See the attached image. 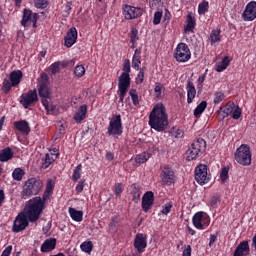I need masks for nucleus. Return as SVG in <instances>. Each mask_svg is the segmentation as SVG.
Here are the masks:
<instances>
[{"label":"nucleus","mask_w":256,"mask_h":256,"mask_svg":"<svg viewBox=\"0 0 256 256\" xmlns=\"http://www.w3.org/2000/svg\"><path fill=\"white\" fill-rule=\"evenodd\" d=\"M172 208H173V204L171 203L164 204V206L162 207L161 213L164 215H169V213H171Z\"/></svg>","instance_id":"6e6d98bb"},{"label":"nucleus","mask_w":256,"mask_h":256,"mask_svg":"<svg viewBox=\"0 0 256 256\" xmlns=\"http://www.w3.org/2000/svg\"><path fill=\"white\" fill-rule=\"evenodd\" d=\"M169 134L171 135V137L175 139H182L184 137V131L177 127L171 128V130L169 131Z\"/></svg>","instance_id":"ea45409f"},{"label":"nucleus","mask_w":256,"mask_h":256,"mask_svg":"<svg viewBox=\"0 0 256 256\" xmlns=\"http://www.w3.org/2000/svg\"><path fill=\"white\" fill-rule=\"evenodd\" d=\"M57 244V239L55 238H48L44 240L42 245L40 246L41 253H50L55 250V246Z\"/></svg>","instance_id":"a878e982"},{"label":"nucleus","mask_w":256,"mask_h":256,"mask_svg":"<svg viewBox=\"0 0 256 256\" xmlns=\"http://www.w3.org/2000/svg\"><path fill=\"white\" fill-rule=\"evenodd\" d=\"M14 128L18 130V132L24 134V135H29L31 132V128L29 127V122L26 120H19L14 122Z\"/></svg>","instance_id":"c756f323"},{"label":"nucleus","mask_w":256,"mask_h":256,"mask_svg":"<svg viewBox=\"0 0 256 256\" xmlns=\"http://www.w3.org/2000/svg\"><path fill=\"white\" fill-rule=\"evenodd\" d=\"M38 23V13L31 12L30 9L25 8L22 10V19L20 20V25L25 28L33 27L37 28Z\"/></svg>","instance_id":"9d476101"},{"label":"nucleus","mask_w":256,"mask_h":256,"mask_svg":"<svg viewBox=\"0 0 256 256\" xmlns=\"http://www.w3.org/2000/svg\"><path fill=\"white\" fill-rule=\"evenodd\" d=\"M11 250H13V247L11 245L5 247V250H3V253L1 254V256H10Z\"/></svg>","instance_id":"0e129e2a"},{"label":"nucleus","mask_w":256,"mask_h":256,"mask_svg":"<svg viewBox=\"0 0 256 256\" xmlns=\"http://www.w3.org/2000/svg\"><path fill=\"white\" fill-rule=\"evenodd\" d=\"M209 6H208V2L204 1L199 3V6L197 8V13L199 15H206V13L208 12Z\"/></svg>","instance_id":"c03bdc74"},{"label":"nucleus","mask_w":256,"mask_h":256,"mask_svg":"<svg viewBox=\"0 0 256 256\" xmlns=\"http://www.w3.org/2000/svg\"><path fill=\"white\" fill-rule=\"evenodd\" d=\"M75 191H77V193H81L83 191V182H79L77 184V187H75Z\"/></svg>","instance_id":"774afa93"},{"label":"nucleus","mask_w":256,"mask_h":256,"mask_svg":"<svg viewBox=\"0 0 256 256\" xmlns=\"http://www.w3.org/2000/svg\"><path fill=\"white\" fill-rule=\"evenodd\" d=\"M68 215L70 216V219H73V221L77 223L83 220V212L76 210L75 208H68Z\"/></svg>","instance_id":"f704fd0d"},{"label":"nucleus","mask_w":256,"mask_h":256,"mask_svg":"<svg viewBox=\"0 0 256 256\" xmlns=\"http://www.w3.org/2000/svg\"><path fill=\"white\" fill-rule=\"evenodd\" d=\"M160 21H163L162 12L154 13L153 14V25H160Z\"/></svg>","instance_id":"864d4df0"},{"label":"nucleus","mask_w":256,"mask_h":256,"mask_svg":"<svg viewBox=\"0 0 256 256\" xmlns=\"http://www.w3.org/2000/svg\"><path fill=\"white\" fill-rule=\"evenodd\" d=\"M38 94H35V89L29 90V92L20 95V105L22 108L29 109L33 103L38 102Z\"/></svg>","instance_id":"f3484780"},{"label":"nucleus","mask_w":256,"mask_h":256,"mask_svg":"<svg viewBox=\"0 0 256 256\" xmlns=\"http://www.w3.org/2000/svg\"><path fill=\"white\" fill-rule=\"evenodd\" d=\"M256 19V1H251L245 6V11L243 12L244 21H254Z\"/></svg>","instance_id":"6ab92c4d"},{"label":"nucleus","mask_w":256,"mask_h":256,"mask_svg":"<svg viewBox=\"0 0 256 256\" xmlns=\"http://www.w3.org/2000/svg\"><path fill=\"white\" fill-rule=\"evenodd\" d=\"M50 0H33V7L36 9H46L49 6Z\"/></svg>","instance_id":"79ce46f5"},{"label":"nucleus","mask_w":256,"mask_h":256,"mask_svg":"<svg viewBox=\"0 0 256 256\" xmlns=\"http://www.w3.org/2000/svg\"><path fill=\"white\" fill-rule=\"evenodd\" d=\"M74 74L75 77L81 78L86 74V68H83V65H77L75 66Z\"/></svg>","instance_id":"49530a36"},{"label":"nucleus","mask_w":256,"mask_h":256,"mask_svg":"<svg viewBox=\"0 0 256 256\" xmlns=\"http://www.w3.org/2000/svg\"><path fill=\"white\" fill-rule=\"evenodd\" d=\"M234 160L238 165L249 166L251 164V151L247 144H242L234 153Z\"/></svg>","instance_id":"6e6552de"},{"label":"nucleus","mask_w":256,"mask_h":256,"mask_svg":"<svg viewBox=\"0 0 256 256\" xmlns=\"http://www.w3.org/2000/svg\"><path fill=\"white\" fill-rule=\"evenodd\" d=\"M75 43H77V28L70 27L66 33V36L64 37V46L66 48H70L73 47Z\"/></svg>","instance_id":"412c9836"},{"label":"nucleus","mask_w":256,"mask_h":256,"mask_svg":"<svg viewBox=\"0 0 256 256\" xmlns=\"http://www.w3.org/2000/svg\"><path fill=\"white\" fill-rule=\"evenodd\" d=\"M197 22L195 15L192 12H188L186 15V26H184V33H194Z\"/></svg>","instance_id":"b1692460"},{"label":"nucleus","mask_w":256,"mask_h":256,"mask_svg":"<svg viewBox=\"0 0 256 256\" xmlns=\"http://www.w3.org/2000/svg\"><path fill=\"white\" fill-rule=\"evenodd\" d=\"M197 95V90L195 89V84L193 82L188 81L186 83V103H193L195 96Z\"/></svg>","instance_id":"bb28decb"},{"label":"nucleus","mask_w":256,"mask_h":256,"mask_svg":"<svg viewBox=\"0 0 256 256\" xmlns=\"http://www.w3.org/2000/svg\"><path fill=\"white\" fill-rule=\"evenodd\" d=\"M55 187V183L52 179L46 180V188L44 189V193L42 197H34L27 202V211L24 214L25 217L29 218L31 223H35L40 219V214H42V210L44 209V203L51 198L53 195V188Z\"/></svg>","instance_id":"f257e3e1"},{"label":"nucleus","mask_w":256,"mask_h":256,"mask_svg":"<svg viewBox=\"0 0 256 256\" xmlns=\"http://www.w3.org/2000/svg\"><path fill=\"white\" fill-rule=\"evenodd\" d=\"M79 178H81V164L77 165V167H75V169L73 170V181L77 182Z\"/></svg>","instance_id":"8fccbe9b"},{"label":"nucleus","mask_w":256,"mask_h":256,"mask_svg":"<svg viewBox=\"0 0 256 256\" xmlns=\"http://www.w3.org/2000/svg\"><path fill=\"white\" fill-rule=\"evenodd\" d=\"M204 81H206V74H201L197 79V83H198L197 89L201 90V87H203V85L201 84H203Z\"/></svg>","instance_id":"052dcab7"},{"label":"nucleus","mask_w":256,"mask_h":256,"mask_svg":"<svg viewBox=\"0 0 256 256\" xmlns=\"http://www.w3.org/2000/svg\"><path fill=\"white\" fill-rule=\"evenodd\" d=\"M223 100H225V94H223V92L219 91V92H214V98L212 100V103L214 105H219L221 104V102H223Z\"/></svg>","instance_id":"37998d69"},{"label":"nucleus","mask_w":256,"mask_h":256,"mask_svg":"<svg viewBox=\"0 0 256 256\" xmlns=\"http://www.w3.org/2000/svg\"><path fill=\"white\" fill-rule=\"evenodd\" d=\"M42 180L31 177L25 181V185L22 186V192L20 194L22 200H27L32 196H37L42 191Z\"/></svg>","instance_id":"20e7f679"},{"label":"nucleus","mask_w":256,"mask_h":256,"mask_svg":"<svg viewBox=\"0 0 256 256\" xmlns=\"http://www.w3.org/2000/svg\"><path fill=\"white\" fill-rule=\"evenodd\" d=\"M14 158V152L11 151V148L7 147L0 152V162L5 163Z\"/></svg>","instance_id":"72a5a7b5"},{"label":"nucleus","mask_w":256,"mask_h":256,"mask_svg":"<svg viewBox=\"0 0 256 256\" xmlns=\"http://www.w3.org/2000/svg\"><path fill=\"white\" fill-rule=\"evenodd\" d=\"M149 127L156 132H164L169 128V114L162 103L153 106L149 113Z\"/></svg>","instance_id":"f03ea898"},{"label":"nucleus","mask_w":256,"mask_h":256,"mask_svg":"<svg viewBox=\"0 0 256 256\" xmlns=\"http://www.w3.org/2000/svg\"><path fill=\"white\" fill-rule=\"evenodd\" d=\"M149 158H151V154L147 152H142L136 155V163L138 165H142L143 163H146L149 160Z\"/></svg>","instance_id":"58836bf2"},{"label":"nucleus","mask_w":256,"mask_h":256,"mask_svg":"<svg viewBox=\"0 0 256 256\" xmlns=\"http://www.w3.org/2000/svg\"><path fill=\"white\" fill-rule=\"evenodd\" d=\"M134 69V67H131L129 64V60L125 59L123 61V72L121 73V76H118V85H130L131 84V78H129V73L131 72V69Z\"/></svg>","instance_id":"a211bd4d"},{"label":"nucleus","mask_w":256,"mask_h":256,"mask_svg":"<svg viewBox=\"0 0 256 256\" xmlns=\"http://www.w3.org/2000/svg\"><path fill=\"white\" fill-rule=\"evenodd\" d=\"M87 113H88V106L81 105L77 109V112H75V115H73V120H75V123L80 124L83 120L86 119Z\"/></svg>","instance_id":"cd10ccee"},{"label":"nucleus","mask_w":256,"mask_h":256,"mask_svg":"<svg viewBox=\"0 0 256 256\" xmlns=\"http://www.w3.org/2000/svg\"><path fill=\"white\" fill-rule=\"evenodd\" d=\"M134 248L140 254L145 253V249L147 248V238L144 234H136V237L134 238Z\"/></svg>","instance_id":"aec40b11"},{"label":"nucleus","mask_w":256,"mask_h":256,"mask_svg":"<svg viewBox=\"0 0 256 256\" xmlns=\"http://www.w3.org/2000/svg\"><path fill=\"white\" fill-rule=\"evenodd\" d=\"M130 84H118V103L123 104L127 93L129 97H132V104L134 107H139L140 102L138 100V92L136 89H129Z\"/></svg>","instance_id":"0eeeda50"},{"label":"nucleus","mask_w":256,"mask_h":256,"mask_svg":"<svg viewBox=\"0 0 256 256\" xmlns=\"http://www.w3.org/2000/svg\"><path fill=\"white\" fill-rule=\"evenodd\" d=\"M206 151V140L197 138L186 150V161L196 160L203 152Z\"/></svg>","instance_id":"39448f33"},{"label":"nucleus","mask_w":256,"mask_h":256,"mask_svg":"<svg viewBox=\"0 0 256 256\" xmlns=\"http://www.w3.org/2000/svg\"><path fill=\"white\" fill-rule=\"evenodd\" d=\"M129 194L132 195V202L138 203L140 201V195L142 194L140 185H138V183L132 184V186L129 187Z\"/></svg>","instance_id":"2f4dec72"},{"label":"nucleus","mask_w":256,"mask_h":256,"mask_svg":"<svg viewBox=\"0 0 256 256\" xmlns=\"http://www.w3.org/2000/svg\"><path fill=\"white\" fill-rule=\"evenodd\" d=\"M218 234H210V241L208 243V247L214 246V243L217 242Z\"/></svg>","instance_id":"e2e57ef3"},{"label":"nucleus","mask_w":256,"mask_h":256,"mask_svg":"<svg viewBox=\"0 0 256 256\" xmlns=\"http://www.w3.org/2000/svg\"><path fill=\"white\" fill-rule=\"evenodd\" d=\"M191 248L190 245H186L184 247V251L182 252V256H190Z\"/></svg>","instance_id":"69168bd1"},{"label":"nucleus","mask_w":256,"mask_h":256,"mask_svg":"<svg viewBox=\"0 0 256 256\" xmlns=\"http://www.w3.org/2000/svg\"><path fill=\"white\" fill-rule=\"evenodd\" d=\"M153 201H154V196L153 192L147 191L144 195H142V212H149L151 210V207H153Z\"/></svg>","instance_id":"4be33fe9"},{"label":"nucleus","mask_w":256,"mask_h":256,"mask_svg":"<svg viewBox=\"0 0 256 256\" xmlns=\"http://www.w3.org/2000/svg\"><path fill=\"white\" fill-rule=\"evenodd\" d=\"M249 255V243L247 241H243L238 246H236V249H234L233 256H248Z\"/></svg>","instance_id":"c85d7f7f"},{"label":"nucleus","mask_w":256,"mask_h":256,"mask_svg":"<svg viewBox=\"0 0 256 256\" xmlns=\"http://www.w3.org/2000/svg\"><path fill=\"white\" fill-rule=\"evenodd\" d=\"M170 21H171V13L169 12V10H166V12H164L162 23H164V26H166V25H169Z\"/></svg>","instance_id":"4d7b16f0"},{"label":"nucleus","mask_w":256,"mask_h":256,"mask_svg":"<svg viewBox=\"0 0 256 256\" xmlns=\"http://www.w3.org/2000/svg\"><path fill=\"white\" fill-rule=\"evenodd\" d=\"M142 16V8L123 4V17L127 21L136 20Z\"/></svg>","instance_id":"2eb2a0df"},{"label":"nucleus","mask_w":256,"mask_h":256,"mask_svg":"<svg viewBox=\"0 0 256 256\" xmlns=\"http://www.w3.org/2000/svg\"><path fill=\"white\" fill-rule=\"evenodd\" d=\"M79 248L81 249V252L91 253L92 252V242L91 241L83 242V243H81Z\"/></svg>","instance_id":"a18cd8bd"},{"label":"nucleus","mask_w":256,"mask_h":256,"mask_svg":"<svg viewBox=\"0 0 256 256\" xmlns=\"http://www.w3.org/2000/svg\"><path fill=\"white\" fill-rule=\"evenodd\" d=\"M36 95L40 97L42 106L46 111V115L55 114V106L51 104V89L49 88V75H47L44 72L40 74L38 90H36Z\"/></svg>","instance_id":"7ed1b4c3"},{"label":"nucleus","mask_w":256,"mask_h":256,"mask_svg":"<svg viewBox=\"0 0 256 256\" xmlns=\"http://www.w3.org/2000/svg\"><path fill=\"white\" fill-rule=\"evenodd\" d=\"M230 62V56L223 57L221 62L217 63L216 68H214V71H217L219 73L225 71V69H227V67L230 66Z\"/></svg>","instance_id":"c9c22d12"},{"label":"nucleus","mask_w":256,"mask_h":256,"mask_svg":"<svg viewBox=\"0 0 256 256\" xmlns=\"http://www.w3.org/2000/svg\"><path fill=\"white\" fill-rule=\"evenodd\" d=\"M122 193H123V184H121V183H116V184L114 185V195H115L116 197H119V196H121Z\"/></svg>","instance_id":"603ef678"},{"label":"nucleus","mask_w":256,"mask_h":256,"mask_svg":"<svg viewBox=\"0 0 256 256\" xmlns=\"http://www.w3.org/2000/svg\"><path fill=\"white\" fill-rule=\"evenodd\" d=\"M119 222V218L118 216H112V219L110 220V230H114V228H116V225H118Z\"/></svg>","instance_id":"13d9d810"},{"label":"nucleus","mask_w":256,"mask_h":256,"mask_svg":"<svg viewBox=\"0 0 256 256\" xmlns=\"http://www.w3.org/2000/svg\"><path fill=\"white\" fill-rule=\"evenodd\" d=\"M25 176V170H22L21 168H16L12 172V178L14 181H22V177Z\"/></svg>","instance_id":"a19ab883"},{"label":"nucleus","mask_w":256,"mask_h":256,"mask_svg":"<svg viewBox=\"0 0 256 256\" xmlns=\"http://www.w3.org/2000/svg\"><path fill=\"white\" fill-rule=\"evenodd\" d=\"M140 50L136 49L134 51V56L132 57V64H129L130 66H132V68H134V70L138 71V70H145V67L140 68Z\"/></svg>","instance_id":"473e14b6"},{"label":"nucleus","mask_w":256,"mask_h":256,"mask_svg":"<svg viewBox=\"0 0 256 256\" xmlns=\"http://www.w3.org/2000/svg\"><path fill=\"white\" fill-rule=\"evenodd\" d=\"M231 114H232V119L238 120L239 118H241V115H242L241 108L236 107V110H234V112L230 113V115Z\"/></svg>","instance_id":"bf43d9fd"},{"label":"nucleus","mask_w":256,"mask_h":256,"mask_svg":"<svg viewBox=\"0 0 256 256\" xmlns=\"http://www.w3.org/2000/svg\"><path fill=\"white\" fill-rule=\"evenodd\" d=\"M208 42L210 46H218L221 43V30L220 29H213L210 32V36H208Z\"/></svg>","instance_id":"7c9ffc66"},{"label":"nucleus","mask_w":256,"mask_h":256,"mask_svg":"<svg viewBox=\"0 0 256 256\" xmlns=\"http://www.w3.org/2000/svg\"><path fill=\"white\" fill-rule=\"evenodd\" d=\"M162 91H164V87L160 83H156V88H153V93H156V98H160L162 96Z\"/></svg>","instance_id":"3c124183"},{"label":"nucleus","mask_w":256,"mask_h":256,"mask_svg":"<svg viewBox=\"0 0 256 256\" xmlns=\"http://www.w3.org/2000/svg\"><path fill=\"white\" fill-rule=\"evenodd\" d=\"M161 184L163 187H171L175 184V172L169 166H164L160 173Z\"/></svg>","instance_id":"4468645a"},{"label":"nucleus","mask_w":256,"mask_h":256,"mask_svg":"<svg viewBox=\"0 0 256 256\" xmlns=\"http://www.w3.org/2000/svg\"><path fill=\"white\" fill-rule=\"evenodd\" d=\"M193 226L199 231L206 230L210 226V216L202 211L195 213L193 215Z\"/></svg>","instance_id":"9b49d317"},{"label":"nucleus","mask_w":256,"mask_h":256,"mask_svg":"<svg viewBox=\"0 0 256 256\" xmlns=\"http://www.w3.org/2000/svg\"><path fill=\"white\" fill-rule=\"evenodd\" d=\"M190 49L186 43L177 44L173 52V58L177 63H186L190 60Z\"/></svg>","instance_id":"1a4fd4ad"},{"label":"nucleus","mask_w":256,"mask_h":256,"mask_svg":"<svg viewBox=\"0 0 256 256\" xmlns=\"http://www.w3.org/2000/svg\"><path fill=\"white\" fill-rule=\"evenodd\" d=\"M236 109H234L233 104L232 103H228L225 104V106L219 108V110H217V115L219 120H223L227 117L230 116V114L234 113Z\"/></svg>","instance_id":"393cba45"},{"label":"nucleus","mask_w":256,"mask_h":256,"mask_svg":"<svg viewBox=\"0 0 256 256\" xmlns=\"http://www.w3.org/2000/svg\"><path fill=\"white\" fill-rule=\"evenodd\" d=\"M57 159V156L54 154H45L44 155V161L42 162V169H47L49 166H51L55 160Z\"/></svg>","instance_id":"4c0bfd02"},{"label":"nucleus","mask_w":256,"mask_h":256,"mask_svg":"<svg viewBox=\"0 0 256 256\" xmlns=\"http://www.w3.org/2000/svg\"><path fill=\"white\" fill-rule=\"evenodd\" d=\"M121 135H123V122L121 120V115H116L110 120L108 136L120 137Z\"/></svg>","instance_id":"f8f14e48"},{"label":"nucleus","mask_w":256,"mask_h":256,"mask_svg":"<svg viewBox=\"0 0 256 256\" xmlns=\"http://www.w3.org/2000/svg\"><path fill=\"white\" fill-rule=\"evenodd\" d=\"M22 81V71L14 70L9 72V77L3 79V83L1 84V91L3 94L7 95L11 91V88L18 87L20 82Z\"/></svg>","instance_id":"423d86ee"},{"label":"nucleus","mask_w":256,"mask_h":256,"mask_svg":"<svg viewBox=\"0 0 256 256\" xmlns=\"http://www.w3.org/2000/svg\"><path fill=\"white\" fill-rule=\"evenodd\" d=\"M75 65V60H69V61H56L55 63L51 64V66H49V71L51 72V75H56L59 73V67L62 66L64 68L68 67V66H73Z\"/></svg>","instance_id":"5701e85b"},{"label":"nucleus","mask_w":256,"mask_h":256,"mask_svg":"<svg viewBox=\"0 0 256 256\" xmlns=\"http://www.w3.org/2000/svg\"><path fill=\"white\" fill-rule=\"evenodd\" d=\"M138 41V29L132 28L129 33V43L135 44Z\"/></svg>","instance_id":"de8ad7c7"},{"label":"nucleus","mask_w":256,"mask_h":256,"mask_svg":"<svg viewBox=\"0 0 256 256\" xmlns=\"http://www.w3.org/2000/svg\"><path fill=\"white\" fill-rule=\"evenodd\" d=\"M227 173H229V168L227 167H223L221 169V182L225 183V181H227V179L229 178V175H227Z\"/></svg>","instance_id":"5fc2aeb1"},{"label":"nucleus","mask_w":256,"mask_h":256,"mask_svg":"<svg viewBox=\"0 0 256 256\" xmlns=\"http://www.w3.org/2000/svg\"><path fill=\"white\" fill-rule=\"evenodd\" d=\"M195 181L197 184L203 186L210 182V174H208V166L199 164L195 167Z\"/></svg>","instance_id":"ddd939ff"},{"label":"nucleus","mask_w":256,"mask_h":256,"mask_svg":"<svg viewBox=\"0 0 256 256\" xmlns=\"http://www.w3.org/2000/svg\"><path fill=\"white\" fill-rule=\"evenodd\" d=\"M29 217L25 216V214L20 213L18 216H16V219L14 220V225L12 226V231L14 233H20L22 231H25L27 227L29 226Z\"/></svg>","instance_id":"dca6fc26"},{"label":"nucleus","mask_w":256,"mask_h":256,"mask_svg":"<svg viewBox=\"0 0 256 256\" xmlns=\"http://www.w3.org/2000/svg\"><path fill=\"white\" fill-rule=\"evenodd\" d=\"M105 160L113 161L114 160V154L112 152H106L105 153Z\"/></svg>","instance_id":"338daca9"},{"label":"nucleus","mask_w":256,"mask_h":256,"mask_svg":"<svg viewBox=\"0 0 256 256\" xmlns=\"http://www.w3.org/2000/svg\"><path fill=\"white\" fill-rule=\"evenodd\" d=\"M208 107V103L206 101H201L199 104H197V107L195 108L193 115L196 119H199L201 117V114H203V111H206V108Z\"/></svg>","instance_id":"e433bc0d"},{"label":"nucleus","mask_w":256,"mask_h":256,"mask_svg":"<svg viewBox=\"0 0 256 256\" xmlns=\"http://www.w3.org/2000/svg\"><path fill=\"white\" fill-rule=\"evenodd\" d=\"M217 203H219V196H212L210 198V207L211 208L217 207Z\"/></svg>","instance_id":"680f3d73"},{"label":"nucleus","mask_w":256,"mask_h":256,"mask_svg":"<svg viewBox=\"0 0 256 256\" xmlns=\"http://www.w3.org/2000/svg\"><path fill=\"white\" fill-rule=\"evenodd\" d=\"M136 71H138V74L136 75V85H140L143 81H145V70L140 69Z\"/></svg>","instance_id":"09e8293b"}]
</instances>
